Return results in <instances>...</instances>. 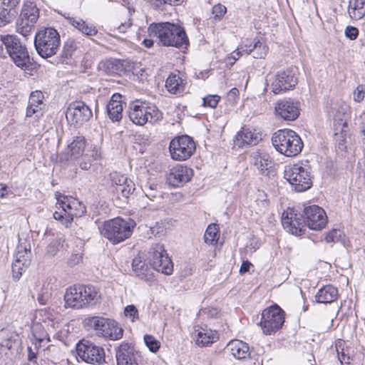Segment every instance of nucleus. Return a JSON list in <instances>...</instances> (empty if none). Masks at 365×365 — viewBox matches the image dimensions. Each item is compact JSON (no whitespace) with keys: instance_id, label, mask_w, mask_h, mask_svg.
Wrapping results in <instances>:
<instances>
[{"instance_id":"18","label":"nucleus","mask_w":365,"mask_h":365,"mask_svg":"<svg viewBox=\"0 0 365 365\" xmlns=\"http://www.w3.org/2000/svg\"><path fill=\"white\" fill-rule=\"evenodd\" d=\"M93 113L91 108L82 101L69 104L66 111L68 121L74 125H82L89 120Z\"/></svg>"},{"instance_id":"1","label":"nucleus","mask_w":365,"mask_h":365,"mask_svg":"<svg viewBox=\"0 0 365 365\" xmlns=\"http://www.w3.org/2000/svg\"><path fill=\"white\" fill-rule=\"evenodd\" d=\"M303 215H297L293 209L288 208L282 215V224L284 228L294 235H301L304 224L314 230H322L327 222L325 211L318 205L305 207Z\"/></svg>"},{"instance_id":"5","label":"nucleus","mask_w":365,"mask_h":365,"mask_svg":"<svg viewBox=\"0 0 365 365\" xmlns=\"http://www.w3.org/2000/svg\"><path fill=\"white\" fill-rule=\"evenodd\" d=\"M272 143L277 152L287 157L297 155L303 148L299 135L290 129L279 130L275 132L272 135Z\"/></svg>"},{"instance_id":"9","label":"nucleus","mask_w":365,"mask_h":365,"mask_svg":"<svg viewBox=\"0 0 365 365\" xmlns=\"http://www.w3.org/2000/svg\"><path fill=\"white\" fill-rule=\"evenodd\" d=\"M99 229L101 234L115 245L131 236L133 225L122 218L116 217L105 221Z\"/></svg>"},{"instance_id":"11","label":"nucleus","mask_w":365,"mask_h":365,"mask_svg":"<svg viewBox=\"0 0 365 365\" xmlns=\"http://www.w3.org/2000/svg\"><path fill=\"white\" fill-rule=\"evenodd\" d=\"M284 178L297 192H304L312 186L309 172L298 164L287 165L284 169Z\"/></svg>"},{"instance_id":"46","label":"nucleus","mask_w":365,"mask_h":365,"mask_svg":"<svg viewBox=\"0 0 365 365\" xmlns=\"http://www.w3.org/2000/svg\"><path fill=\"white\" fill-rule=\"evenodd\" d=\"M12 9L7 7L0 11V26L6 25L13 19L14 14L11 11Z\"/></svg>"},{"instance_id":"58","label":"nucleus","mask_w":365,"mask_h":365,"mask_svg":"<svg viewBox=\"0 0 365 365\" xmlns=\"http://www.w3.org/2000/svg\"><path fill=\"white\" fill-rule=\"evenodd\" d=\"M89 152L91 153L88 154V156L92 161L98 160L101 156V152L97 147H93V148L91 150H89Z\"/></svg>"},{"instance_id":"25","label":"nucleus","mask_w":365,"mask_h":365,"mask_svg":"<svg viewBox=\"0 0 365 365\" xmlns=\"http://www.w3.org/2000/svg\"><path fill=\"white\" fill-rule=\"evenodd\" d=\"M250 164L262 174L267 173L272 165V161L269 155L264 150L257 149L250 155Z\"/></svg>"},{"instance_id":"61","label":"nucleus","mask_w":365,"mask_h":365,"mask_svg":"<svg viewBox=\"0 0 365 365\" xmlns=\"http://www.w3.org/2000/svg\"><path fill=\"white\" fill-rule=\"evenodd\" d=\"M143 192L145 195L150 200L156 197V192L151 186L148 187L147 185H145Z\"/></svg>"},{"instance_id":"53","label":"nucleus","mask_w":365,"mask_h":365,"mask_svg":"<svg viewBox=\"0 0 365 365\" xmlns=\"http://www.w3.org/2000/svg\"><path fill=\"white\" fill-rule=\"evenodd\" d=\"M80 158H79V162H78L80 168L82 170H88L91 168V163L93 162L91 160V159H90V157L88 156V153L83 155Z\"/></svg>"},{"instance_id":"36","label":"nucleus","mask_w":365,"mask_h":365,"mask_svg":"<svg viewBox=\"0 0 365 365\" xmlns=\"http://www.w3.org/2000/svg\"><path fill=\"white\" fill-rule=\"evenodd\" d=\"M232 355L237 359H244L249 356L247 344L240 340L231 341L227 345Z\"/></svg>"},{"instance_id":"39","label":"nucleus","mask_w":365,"mask_h":365,"mask_svg":"<svg viewBox=\"0 0 365 365\" xmlns=\"http://www.w3.org/2000/svg\"><path fill=\"white\" fill-rule=\"evenodd\" d=\"M108 324L109 327L106 328L104 338L113 341L121 339L123 335V329L119 324L113 319H108Z\"/></svg>"},{"instance_id":"62","label":"nucleus","mask_w":365,"mask_h":365,"mask_svg":"<svg viewBox=\"0 0 365 365\" xmlns=\"http://www.w3.org/2000/svg\"><path fill=\"white\" fill-rule=\"evenodd\" d=\"M251 265L252 264L250 262L244 261L240 268V272L245 273V272H248Z\"/></svg>"},{"instance_id":"24","label":"nucleus","mask_w":365,"mask_h":365,"mask_svg":"<svg viewBox=\"0 0 365 365\" xmlns=\"http://www.w3.org/2000/svg\"><path fill=\"white\" fill-rule=\"evenodd\" d=\"M117 365H139V356L128 343H122L115 349Z\"/></svg>"},{"instance_id":"42","label":"nucleus","mask_w":365,"mask_h":365,"mask_svg":"<svg viewBox=\"0 0 365 365\" xmlns=\"http://www.w3.org/2000/svg\"><path fill=\"white\" fill-rule=\"evenodd\" d=\"M144 342L149 350L153 353L158 351L160 347V342L152 335L145 334Z\"/></svg>"},{"instance_id":"43","label":"nucleus","mask_w":365,"mask_h":365,"mask_svg":"<svg viewBox=\"0 0 365 365\" xmlns=\"http://www.w3.org/2000/svg\"><path fill=\"white\" fill-rule=\"evenodd\" d=\"M63 245V240L61 237L53 239L47 246L46 252L51 256L55 255Z\"/></svg>"},{"instance_id":"51","label":"nucleus","mask_w":365,"mask_h":365,"mask_svg":"<svg viewBox=\"0 0 365 365\" xmlns=\"http://www.w3.org/2000/svg\"><path fill=\"white\" fill-rule=\"evenodd\" d=\"M220 96L217 95H208L202 99V104L205 106L215 108L220 101Z\"/></svg>"},{"instance_id":"55","label":"nucleus","mask_w":365,"mask_h":365,"mask_svg":"<svg viewBox=\"0 0 365 365\" xmlns=\"http://www.w3.org/2000/svg\"><path fill=\"white\" fill-rule=\"evenodd\" d=\"M341 345V342H339L336 345L339 360L341 364H349V356L344 352V349H341V351H339Z\"/></svg>"},{"instance_id":"26","label":"nucleus","mask_w":365,"mask_h":365,"mask_svg":"<svg viewBox=\"0 0 365 365\" xmlns=\"http://www.w3.org/2000/svg\"><path fill=\"white\" fill-rule=\"evenodd\" d=\"M86 148V139L83 136H76L67 147L66 153L60 155L61 161L76 160L83 155Z\"/></svg>"},{"instance_id":"14","label":"nucleus","mask_w":365,"mask_h":365,"mask_svg":"<svg viewBox=\"0 0 365 365\" xmlns=\"http://www.w3.org/2000/svg\"><path fill=\"white\" fill-rule=\"evenodd\" d=\"M149 261L153 268L158 272L169 275L173 271L171 259L165 252L163 245L155 244L150 247Z\"/></svg>"},{"instance_id":"13","label":"nucleus","mask_w":365,"mask_h":365,"mask_svg":"<svg viewBox=\"0 0 365 365\" xmlns=\"http://www.w3.org/2000/svg\"><path fill=\"white\" fill-rule=\"evenodd\" d=\"M284 322L283 310L277 305H274L262 312L259 325L264 334L270 335L279 329Z\"/></svg>"},{"instance_id":"40","label":"nucleus","mask_w":365,"mask_h":365,"mask_svg":"<svg viewBox=\"0 0 365 365\" xmlns=\"http://www.w3.org/2000/svg\"><path fill=\"white\" fill-rule=\"evenodd\" d=\"M219 237V231L215 224L210 225L205 230L204 240L207 244L212 245L217 242Z\"/></svg>"},{"instance_id":"49","label":"nucleus","mask_w":365,"mask_h":365,"mask_svg":"<svg viewBox=\"0 0 365 365\" xmlns=\"http://www.w3.org/2000/svg\"><path fill=\"white\" fill-rule=\"evenodd\" d=\"M342 234L341 230L334 229L327 234L325 241L328 243L338 242L340 240Z\"/></svg>"},{"instance_id":"50","label":"nucleus","mask_w":365,"mask_h":365,"mask_svg":"<svg viewBox=\"0 0 365 365\" xmlns=\"http://www.w3.org/2000/svg\"><path fill=\"white\" fill-rule=\"evenodd\" d=\"M43 95L41 91H36L32 92L30 95L29 104L35 105L37 104L38 106H43Z\"/></svg>"},{"instance_id":"47","label":"nucleus","mask_w":365,"mask_h":365,"mask_svg":"<svg viewBox=\"0 0 365 365\" xmlns=\"http://www.w3.org/2000/svg\"><path fill=\"white\" fill-rule=\"evenodd\" d=\"M124 314L129 318L132 322L139 319V313L137 308L133 305H128L124 309Z\"/></svg>"},{"instance_id":"20","label":"nucleus","mask_w":365,"mask_h":365,"mask_svg":"<svg viewBox=\"0 0 365 365\" xmlns=\"http://www.w3.org/2000/svg\"><path fill=\"white\" fill-rule=\"evenodd\" d=\"M262 140V133L255 128L243 127L235 136L234 143L239 148L255 146Z\"/></svg>"},{"instance_id":"34","label":"nucleus","mask_w":365,"mask_h":365,"mask_svg":"<svg viewBox=\"0 0 365 365\" xmlns=\"http://www.w3.org/2000/svg\"><path fill=\"white\" fill-rule=\"evenodd\" d=\"M338 289L332 285H326L318 290L315 295L318 303H331L338 298Z\"/></svg>"},{"instance_id":"57","label":"nucleus","mask_w":365,"mask_h":365,"mask_svg":"<svg viewBox=\"0 0 365 365\" xmlns=\"http://www.w3.org/2000/svg\"><path fill=\"white\" fill-rule=\"evenodd\" d=\"M227 9L224 5L217 4L215 5L212 8V14L215 17L220 18L225 15L226 13Z\"/></svg>"},{"instance_id":"48","label":"nucleus","mask_w":365,"mask_h":365,"mask_svg":"<svg viewBox=\"0 0 365 365\" xmlns=\"http://www.w3.org/2000/svg\"><path fill=\"white\" fill-rule=\"evenodd\" d=\"M34 115H35L36 117L38 118L43 115L42 106H38L37 104L28 105L26 112V116L27 118H31Z\"/></svg>"},{"instance_id":"63","label":"nucleus","mask_w":365,"mask_h":365,"mask_svg":"<svg viewBox=\"0 0 365 365\" xmlns=\"http://www.w3.org/2000/svg\"><path fill=\"white\" fill-rule=\"evenodd\" d=\"M130 26L131 23L130 21L122 23L118 26L117 29L120 33H125Z\"/></svg>"},{"instance_id":"32","label":"nucleus","mask_w":365,"mask_h":365,"mask_svg":"<svg viewBox=\"0 0 365 365\" xmlns=\"http://www.w3.org/2000/svg\"><path fill=\"white\" fill-rule=\"evenodd\" d=\"M122 96L114 93L107 104V113L113 121H119L123 116Z\"/></svg>"},{"instance_id":"45","label":"nucleus","mask_w":365,"mask_h":365,"mask_svg":"<svg viewBox=\"0 0 365 365\" xmlns=\"http://www.w3.org/2000/svg\"><path fill=\"white\" fill-rule=\"evenodd\" d=\"M21 260H15L12 264V274L13 278L15 279H19L24 271V268L26 267L29 264H24L23 262H20Z\"/></svg>"},{"instance_id":"10","label":"nucleus","mask_w":365,"mask_h":365,"mask_svg":"<svg viewBox=\"0 0 365 365\" xmlns=\"http://www.w3.org/2000/svg\"><path fill=\"white\" fill-rule=\"evenodd\" d=\"M129 118L133 123L143 125L147 123L153 124L160 121L163 114L155 105L135 101L130 105Z\"/></svg>"},{"instance_id":"15","label":"nucleus","mask_w":365,"mask_h":365,"mask_svg":"<svg viewBox=\"0 0 365 365\" xmlns=\"http://www.w3.org/2000/svg\"><path fill=\"white\" fill-rule=\"evenodd\" d=\"M38 16V9L34 3L24 4L16 24L18 31L26 36L34 28Z\"/></svg>"},{"instance_id":"16","label":"nucleus","mask_w":365,"mask_h":365,"mask_svg":"<svg viewBox=\"0 0 365 365\" xmlns=\"http://www.w3.org/2000/svg\"><path fill=\"white\" fill-rule=\"evenodd\" d=\"M341 110L334 118V135L338 148L341 150H345L349 139V128L346 122V108H341Z\"/></svg>"},{"instance_id":"41","label":"nucleus","mask_w":365,"mask_h":365,"mask_svg":"<svg viewBox=\"0 0 365 365\" xmlns=\"http://www.w3.org/2000/svg\"><path fill=\"white\" fill-rule=\"evenodd\" d=\"M51 287L48 283H44L38 291L37 300L41 304H46L51 296Z\"/></svg>"},{"instance_id":"23","label":"nucleus","mask_w":365,"mask_h":365,"mask_svg":"<svg viewBox=\"0 0 365 365\" xmlns=\"http://www.w3.org/2000/svg\"><path fill=\"white\" fill-rule=\"evenodd\" d=\"M275 113L285 120H294L299 115V107L292 100L279 101L274 107Z\"/></svg>"},{"instance_id":"17","label":"nucleus","mask_w":365,"mask_h":365,"mask_svg":"<svg viewBox=\"0 0 365 365\" xmlns=\"http://www.w3.org/2000/svg\"><path fill=\"white\" fill-rule=\"evenodd\" d=\"M77 353L78 356L86 363L101 364L105 361L104 349L89 341L78 344Z\"/></svg>"},{"instance_id":"4","label":"nucleus","mask_w":365,"mask_h":365,"mask_svg":"<svg viewBox=\"0 0 365 365\" xmlns=\"http://www.w3.org/2000/svg\"><path fill=\"white\" fill-rule=\"evenodd\" d=\"M58 210L53 212V218L68 227L74 217H81L85 212L84 205L77 199L57 192L56 194Z\"/></svg>"},{"instance_id":"37","label":"nucleus","mask_w":365,"mask_h":365,"mask_svg":"<svg viewBox=\"0 0 365 365\" xmlns=\"http://www.w3.org/2000/svg\"><path fill=\"white\" fill-rule=\"evenodd\" d=\"M348 13L353 19H361L365 16V0H349Z\"/></svg>"},{"instance_id":"6","label":"nucleus","mask_w":365,"mask_h":365,"mask_svg":"<svg viewBox=\"0 0 365 365\" xmlns=\"http://www.w3.org/2000/svg\"><path fill=\"white\" fill-rule=\"evenodd\" d=\"M0 56L8 54L14 63L20 68H26L30 63L28 51L20 39L14 35H1Z\"/></svg>"},{"instance_id":"21","label":"nucleus","mask_w":365,"mask_h":365,"mask_svg":"<svg viewBox=\"0 0 365 365\" xmlns=\"http://www.w3.org/2000/svg\"><path fill=\"white\" fill-rule=\"evenodd\" d=\"M192 170L185 165H178L171 168L167 175V182L173 187H180L190 180Z\"/></svg>"},{"instance_id":"30","label":"nucleus","mask_w":365,"mask_h":365,"mask_svg":"<svg viewBox=\"0 0 365 365\" xmlns=\"http://www.w3.org/2000/svg\"><path fill=\"white\" fill-rule=\"evenodd\" d=\"M192 337L197 346H205L217 340V334L215 331L207 327H197L195 328Z\"/></svg>"},{"instance_id":"8","label":"nucleus","mask_w":365,"mask_h":365,"mask_svg":"<svg viewBox=\"0 0 365 365\" xmlns=\"http://www.w3.org/2000/svg\"><path fill=\"white\" fill-rule=\"evenodd\" d=\"M60 42L58 32L51 27L40 29L34 38L36 50L44 58L51 57L57 53Z\"/></svg>"},{"instance_id":"19","label":"nucleus","mask_w":365,"mask_h":365,"mask_svg":"<svg viewBox=\"0 0 365 365\" xmlns=\"http://www.w3.org/2000/svg\"><path fill=\"white\" fill-rule=\"evenodd\" d=\"M297 83V78L292 69L279 71L271 83L272 91L279 94L292 89Z\"/></svg>"},{"instance_id":"22","label":"nucleus","mask_w":365,"mask_h":365,"mask_svg":"<svg viewBox=\"0 0 365 365\" xmlns=\"http://www.w3.org/2000/svg\"><path fill=\"white\" fill-rule=\"evenodd\" d=\"M245 48L243 47L238 48L232 53V58L234 60L231 63H234L235 61L238 59L244 53L246 55L250 54L252 52L254 53V58H264L267 55L269 48L267 44L260 40H255L253 44H250L249 46L245 44Z\"/></svg>"},{"instance_id":"31","label":"nucleus","mask_w":365,"mask_h":365,"mask_svg":"<svg viewBox=\"0 0 365 365\" xmlns=\"http://www.w3.org/2000/svg\"><path fill=\"white\" fill-rule=\"evenodd\" d=\"M16 341L12 337L6 336L0 341V354L1 357H4L6 364L15 361L17 355L16 349Z\"/></svg>"},{"instance_id":"56","label":"nucleus","mask_w":365,"mask_h":365,"mask_svg":"<svg viewBox=\"0 0 365 365\" xmlns=\"http://www.w3.org/2000/svg\"><path fill=\"white\" fill-rule=\"evenodd\" d=\"M359 34V30L354 26H348L345 29V35L351 40H355Z\"/></svg>"},{"instance_id":"7","label":"nucleus","mask_w":365,"mask_h":365,"mask_svg":"<svg viewBox=\"0 0 365 365\" xmlns=\"http://www.w3.org/2000/svg\"><path fill=\"white\" fill-rule=\"evenodd\" d=\"M100 294L92 286H73L68 288L64 294L66 307L81 309L89 304H95L100 299Z\"/></svg>"},{"instance_id":"3","label":"nucleus","mask_w":365,"mask_h":365,"mask_svg":"<svg viewBox=\"0 0 365 365\" xmlns=\"http://www.w3.org/2000/svg\"><path fill=\"white\" fill-rule=\"evenodd\" d=\"M60 317L49 309H39L36 312L35 319L31 327L34 339L33 344L36 349H46L49 346V333H53L58 327Z\"/></svg>"},{"instance_id":"2","label":"nucleus","mask_w":365,"mask_h":365,"mask_svg":"<svg viewBox=\"0 0 365 365\" xmlns=\"http://www.w3.org/2000/svg\"><path fill=\"white\" fill-rule=\"evenodd\" d=\"M149 37L163 46L186 47L188 38L182 27L170 22L153 23L148 28Z\"/></svg>"},{"instance_id":"33","label":"nucleus","mask_w":365,"mask_h":365,"mask_svg":"<svg viewBox=\"0 0 365 365\" xmlns=\"http://www.w3.org/2000/svg\"><path fill=\"white\" fill-rule=\"evenodd\" d=\"M132 269L135 277L145 282H151L153 279V272L142 260L140 257H136L133 259Z\"/></svg>"},{"instance_id":"35","label":"nucleus","mask_w":365,"mask_h":365,"mask_svg":"<svg viewBox=\"0 0 365 365\" xmlns=\"http://www.w3.org/2000/svg\"><path fill=\"white\" fill-rule=\"evenodd\" d=\"M185 80L179 74L171 73L167 78L165 87L168 92L173 94H181L184 92Z\"/></svg>"},{"instance_id":"44","label":"nucleus","mask_w":365,"mask_h":365,"mask_svg":"<svg viewBox=\"0 0 365 365\" xmlns=\"http://www.w3.org/2000/svg\"><path fill=\"white\" fill-rule=\"evenodd\" d=\"M71 326L68 324H63L61 326V323L59 324V327L53 333H54V336H56L58 340L63 341L65 340L70 333Z\"/></svg>"},{"instance_id":"28","label":"nucleus","mask_w":365,"mask_h":365,"mask_svg":"<svg viewBox=\"0 0 365 365\" xmlns=\"http://www.w3.org/2000/svg\"><path fill=\"white\" fill-rule=\"evenodd\" d=\"M108 318L99 316L87 317L83 320V328L100 337L104 338L106 328L109 327L108 324Z\"/></svg>"},{"instance_id":"59","label":"nucleus","mask_w":365,"mask_h":365,"mask_svg":"<svg viewBox=\"0 0 365 365\" xmlns=\"http://www.w3.org/2000/svg\"><path fill=\"white\" fill-rule=\"evenodd\" d=\"M21 0H0V3L8 8L14 9Z\"/></svg>"},{"instance_id":"27","label":"nucleus","mask_w":365,"mask_h":365,"mask_svg":"<svg viewBox=\"0 0 365 365\" xmlns=\"http://www.w3.org/2000/svg\"><path fill=\"white\" fill-rule=\"evenodd\" d=\"M110 180L115 185V191L127 198L135 190V184L125 175L114 172L110 174Z\"/></svg>"},{"instance_id":"12","label":"nucleus","mask_w":365,"mask_h":365,"mask_svg":"<svg viewBox=\"0 0 365 365\" xmlns=\"http://www.w3.org/2000/svg\"><path fill=\"white\" fill-rule=\"evenodd\" d=\"M196 149L195 143L188 135H181L173 138L169 145V151L173 160L184 161L189 159Z\"/></svg>"},{"instance_id":"60","label":"nucleus","mask_w":365,"mask_h":365,"mask_svg":"<svg viewBox=\"0 0 365 365\" xmlns=\"http://www.w3.org/2000/svg\"><path fill=\"white\" fill-rule=\"evenodd\" d=\"M65 49L67 53L71 54L76 48V43L74 40H69L65 44Z\"/></svg>"},{"instance_id":"52","label":"nucleus","mask_w":365,"mask_h":365,"mask_svg":"<svg viewBox=\"0 0 365 365\" xmlns=\"http://www.w3.org/2000/svg\"><path fill=\"white\" fill-rule=\"evenodd\" d=\"M181 2L182 0H154L152 4L155 9L163 10L161 6L164 4L178 5Z\"/></svg>"},{"instance_id":"38","label":"nucleus","mask_w":365,"mask_h":365,"mask_svg":"<svg viewBox=\"0 0 365 365\" xmlns=\"http://www.w3.org/2000/svg\"><path fill=\"white\" fill-rule=\"evenodd\" d=\"M15 260H21L24 264H29L31 257V245L26 240H19L15 252Z\"/></svg>"},{"instance_id":"64","label":"nucleus","mask_w":365,"mask_h":365,"mask_svg":"<svg viewBox=\"0 0 365 365\" xmlns=\"http://www.w3.org/2000/svg\"><path fill=\"white\" fill-rule=\"evenodd\" d=\"M154 41H155V38L150 37V38H145L143 41V43L145 47L150 48L153 46Z\"/></svg>"},{"instance_id":"29","label":"nucleus","mask_w":365,"mask_h":365,"mask_svg":"<svg viewBox=\"0 0 365 365\" xmlns=\"http://www.w3.org/2000/svg\"><path fill=\"white\" fill-rule=\"evenodd\" d=\"M63 16L69 25L73 26L83 36H93L98 33V29L93 24L88 23L81 18H75L66 14H63Z\"/></svg>"},{"instance_id":"54","label":"nucleus","mask_w":365,"mask_h":365,"mask_svg":"<svg viewBox=\"0 0 365 365\" xmlns=\"http://www.w3.org/2000/svg\"><path fill=\"white\" fill-rule=\"evenodd\" d=\"M354 100L356 102L360 103L365 98V89L363 86H359L355 89L353 93Z\"/></svg>"}]
</instances>
